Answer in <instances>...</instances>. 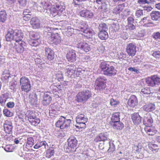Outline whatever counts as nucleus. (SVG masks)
<instances>
[{
	"mask_svg": "<svg viewBox=\"0 0 160 160\" xmlns=\"http://www.w3.org/2000/svg\"><path fill=\"white\" fill-rule=\"evenodd\" d=\"M77 30L82 32L83 35L88 39L92 38L95 34L94 30L84 22L79 24Z\"/></svg>",
	"mask_w": 160,
	"mask_h": 160,
	"instance_id": "f257e3e1",
	"label": "nucleus"
},
{
	"mask_svg": "<svg viewBox=\"0 0 160 160\" xmlns=\"http://www.w3.org/2000/svg\"><path fill=\"white\" fill-rule=\"evenodd\" d=\"M91 91L86 90L79 92L76 95L75 100L78 102H83L87 101L92 97Z\"/></svg>",
	"mask_w": 160,
	"mask_h": 160,
	"instance_id": "f03ea898",
	"label": "nucleus"
},
{
	"mask_svg": "<svg viewBox=\"0 0 160 160\" xmlns=\"http://www.w3.org/2000/svg\"><path fill=\"white\" fill-rule=\"evenodd\" d=\"M20 83L22 91L28 92L30 90L31 85L28 78L25 76L22 77L20 79Z\"/></svg>",
	"mask_w": 160,
	"mask_h": 160,
	"instance_id": "7ed1b4c3",
	"label": "nucleus"
},
{
	"mask_svg": "<svg viewBox=\"0 0 160 160\" xmlns=\"http://www.w3.org/2000/svg\"><path fill=\"white\" fill-rule=\"evenodd\" d=\"M71 120L70 119H66L63 117L60 118L55 124L57 127L60 128L61 129L67 128L70 126Z\"/></svg>",
	"mask_w": 160,
	"mask_h": 160,
	"instance_id": "20e7f679",
	"label": "nucleus"
},
{
	"mask_svg": "<svg viewBox=\"0 0 160 160\" xmlns=\"http://www.w3.org/2000/svg\"><path fill=\"white\" fill-rule=\"evenodd\" d=\"M68 152H73L76 151L77 148L78 141L74 137H70L68 140Z\"/></svg>",
	"mask_w": 160,
	"mask_h": 160,
	"instance_id": "39448f33",
	"label": "nucleus"
},
{
	"mask_svg": "<svg viewBox=\"0 0 160 160\" xmlns=\"http://www.w3.org/2000/svg\"><path fill=\"white\" fill-rule=\"evenodd\" d=\"M47 34L48 36V37L49 43L51 44L54 43L57 45L61 42V38L58 33H53L48 32Z\"/></svg>",
	"mask_w": 160,
	"mask_h": 160,
	"instance_id": "423d86ee",
	"label": "nucleus"
},
{
	"mask_svg": "<svg viewBox=\"0 0 160 160\" xmlns=\"http://www.w3.org/2000/svg\"><path fill=\"white\" fill-rule=\"evenodd\" d=\"M146 82L148 86L153 87L160 84V78L156 75H152L146 78Z\"/></svg>",
	"mask_w": 160,
	"mask_h": 160,
	"instance_id": "0eeeda50",
	"label": "nucleus"
},
{
	"mask_svg": "<svg viewBox=\"0 0 160 160\" xmlns=\"http://www.w3.org/2000/svg\"><path fill=\"white\" fill-rule=\"evenodd\" d=\"M107 81L106 79L100 77L97 78L95 81V89L99 91L104 90L106 87Z\"/></svg>",
	"mask_w": 160,
	"mask_h": 160,
	"instance_id": "6e6552de",
	"label": "nucleus"
},
{
	"mask_svg": "<svg viewBox=\"0 0 160 160\" xmlns=\"http://www.w3.org/2000/svg\"><path fill=\"white\" fill-rule=\"evenodd\" d=\"M88 118L84 114H80L78 115L76 118V122L77 124H82V126H80L77 127L79 128H85L86 126L85 123L88 122Z\"/></svg>",
	"mask_w": 160,
	"mask_h": 160,
	"instance_id": "1a4fd4ad",
	"label": "nucleus"
},
{
	"mask_svg": "<svg viewBox=\"0 0 160 160\" xmlns=\"http://www.w3.org/2000/svg\"><path fill=\"white\" fill-rule=\"evenodd\" d=\"M126 52L129 56L133 57L137 52L136 46L135 43L131 42L127 44L126 46Z\"/></svg>",
	"mask_w": 160,
	"mask_h": 160,
	"instance_id": "9d476101",
	"label": "nucleus"
},
{
	"mask_svg": "<svg viewBox=\"0 0 160 160\" xmlns=\"http://www.w3.org/2000/svg\"><path fill=\"white\" fill-rule=\"evenodd\" d=\"M26 47V44L24 41L15 42L13 46L14 48L18 53L23 52Z\"/></svg>",
	"mask_w": 160,
	"mask_h": 160,
	"instance_id": "9b49d317",
	"label": "nucleus"
},
{
	"mask_svg": "<svg viewBox=\"0 0 160 160\" xmlns=\"http://www.w3.org/2000/svg\"><path fill=\"white\" fill-rule=\"evenodd\" d=\"M140 22L143 24V26L146 27L154 26L155 24L151 20L149 17H144L141 19Z\"/></svg>",
	"mask_w": 160,
	"mask_h": 160,
	"instance_id": "f8f14e48",
	"label": "nucleus"
},
{
	"mask_svg": "<svg viewBox=\"0 0 160 160\" xmlns=\"http://www.w3.org/2000/svg\"><path fill=\"white\" fill-rule=\"evenodd\" d=\"M79 13L81 17L87 19L92 18L94 15L92 11L86 9L80 11Z\"/></svg>",
	"mask_w": 160,
	"mask_h": 160,
	"instance_id": "ddd939ff",
	"label": "nucleus"
},
{
	"mask_svg": "<svg viewBox=\"0 0 160 160\" xmlns=\"http://www.w3.org/2000/svg\"><path fill=\"white\" fill-rule=\"evenodd\" d=\"M117 72V71L115 67L110 64L103 74L107 76H112L116 75Z\"/></svg>",
	"mask_w": 160,
	"mask_h": 160,
	"instance_id": "4468645a",
	"label": "nucleus"
},
{
	"mask_svg": "<svg viewBox=\"0 0 160 160\" xmlns=\"http://www.w3.org/2000/svg\"><path fill=\"white\" fill-rule=\"evenodd\" d=\"M138 103L137 97L135 95H132L128 100L127 105L129 107L133 108L138 105Z\"/></svg>",
	"mask_w": 160,
	"mask_h": 160,
	"instance_id": "2eb2a0df",
	"label": "nucleus"
},
{
	"mask_svg": "<svg viewBox=\"0 0 160 160\" xmlns=\"http://www.w3.org/2000/svg\"><path fill=\"white\" fill-rule=\"evenodd\" d=\"M23 37V33L21 30H16L14 31V40L15 42L22 41Z\"/></svg>",
	"mask_w": 160,
	"mask_h": 160,
	"instance_id": "dca6fc26",
	"label": "nucleus"
},
{
	"mask_svg": "<svg viewBox=\"0 0 160 160\" xmlns=\"http://www.w3.org/2000/svg\"><path fill=\"white\" fill-rule=\"evenodd\" d=\"M30 23L33 29H38L40 28L41 24L40 21L36 17L32 18L30 20Z\"/></svg>",
	"mask_w": 160,
	"mask_h": 160,
	"instance_id": "f3484780",
	"label": "nucleus"
},
{
	"mask_svg": "<svg viewBox=\"0 0 160 160\" xmlns=\"http://www.w3.org/2000/svg\"><path fill=\"white\" fill-rule=\"evenodd\" d=\"M75 51L72 50L68 52L66 54V58L68 61L73 62L76 60V54Z\"/></svg>",
	"mask_w": 160,
	"mask_h": 160,
	"instance_id": "a211bd4d",
	"label": "nucleus"
},
{
	"mask_svg": "<svg viewBox=\"0 0 160 160\" xmlns=\"http://www.w3.org/2000/svg\"><path fill=\"white\" fill-rule=\"evenodd\" d=\"M131 118L133 123L136 125L140 124L142 120V118L137 112L133 113L131 115Z\"/></svg>",
	"mask_w": 160,
	"mask_h": 160,
	"instance_id": "6ab92c4d",
	"label": "nucleus"
},
{
	"mask_svg": "<svg viewBox=\"0 0 160 160\" xmlns=\"http://www.w3.org/2000/svg\"><path fill=\"white\" fill-rule=\"evenodd\" d=\"M143 148L140 143L138 144L137 145H134L132 147V152L133 153L138 154H142Z\"/></svg>",
	"mask_w": 160,
	"mask_h": 160,
	"instance_id": "aec40b11",
	"label": "nucleus"
},
{
	"mask_svg": "<svg viewBox=\"0 0 160 160\" xmlns=\"http://www.w3.org/2000/svg\"><path fill=\"white\" fill-rule=\"evenodd\" d=\"M4 128L5 132L9 134L12 132L13 127L12 123L10 120H7L4 124Z\"/></svg>",
	"mask_w": 160,
	"mask_h": 160,
	"instance_id": "412c9836",
	"label": "nucleus"
},
{
	"mask_svg": "<svg viewBox=\"0 0 160 160\" xmlns=\"http://www.w3.org/2000/svg\"><path fill=\"white\" fill-rule=\"evenodd\" d=\"M45 55L49 61L52 60L54 58V53L51 48H45Z\"/></svg>",
	"mask_w": 160,
	"mask_h": 160,
	"instance_id": "4be33fe9",
	"label": "nucleus"
},
{
	"mask_svg": "<svg viewBox=\"0 0 160 160\" xmlns=\"http://www.w3.org/2000/svg\"><path fill=\"white\" fill-rule=\"evenodd\" d=\"M110 64H111V62L107 61H103L100 62L99 66V68L101 72H102L103 74Z\"/></svg>",
	"mask_w": 160,
	"mask_h": 160,
	"instance_id": "5701e85b",
	"label": "nucleus"
},
{
	"mask_svg": "<svg viewBox=\"0 0 160 160\" xmlns=\"http://www.w3.org/2000/svg\"><path fill=\"white\" fill-rule=\"evenodd\" d=\"M42 103L44 106L49 105L51 102L52 98L51 96L47 93H45L43 96Z\"/></svg>",
	"mask_w": 160,
	"mask_h": 160,
	"instance_id": "b1692460",
	"label": "nucleus"
},
{
	"mask_svg": "<svg viewBox=\"0 0 160 160\" xmlns=\"http://www.w3.org/2000/svg\"><path fill=\"white\" fill-rule=\"evenodd\" d=\"M150 16L152 20L156 22L160 21V12L153 11L150 13Z\"/></svg>",
	"mask_w": 160,
	"mask_h": 160,
	"instance_id": "393cba45",
	"label": "nucleus"
},
{
	"mask_svg": "<svg viewBox=\"0 0 160 160\" xmlns=\"http://www.w3.org/2000/svg\"><path fill=\"white\" fill-rule=\"evenodd\" d=\"M82 72H84V71H83L82 68H76V69L74 71L71 78H76L78 77H81V76H83Z\"/></svg>",
	"mask_w": 160,
	"mask_h": 160,
	"instance_id": "a878e982",
	"label": "nucleus"
},
{
	"mask_svg": "<svg viewBox=\"0 0 160 160\" xmlns=\"http://www.w3.org/2000/svg\"><path fill=\"white\" fill-rule=\"evenodd\" d=\"M14 31L12 29H9L5 36V38L7 41L10 42L14 40Z\"/></svg>",
	"mask_w": 160,
	"mask_h": 160,
	"instance_id": "bb28decb",
	"label": "nucleus"
},
{
	"mask_svg": "<svg viewBox=\"0 0 160 160\" xmlns=\"http://www.w3.org/2000/svg\"><path fill=\"white\" fill-rule=\"evenodd\" d=\"M143 124L146 125V127H148L151 125L153 121L151 117L146 114L143 117Z\"/></svg>",
	"mask_w": 160,
	"mask_h": 160,
	"instance_id": "cd10ccee",
	"label": "nucleus"
},
{
	"mask_svg": "<svg viewBox=\"0 0 160 160\" xmlns=\"http://www.w3.org/2000/svg\"><path fill=\"white\" fill-rule=\"evenodd\" d=\"M144 130L147 134L150 136L154 135L157 132V131L154 128L150 127V126L145 127Z\"/></svg>",
	"mask_w": 160,
	"mask_h": 160,
	"instance_id": "c85d7f7f",
	"label": "nucleus"
},
{
	"mask_svg": "<svg viewBox=\"0 0 160 160\" xmlns=\"http://www.w3.org/2000/svg\"><path fill=\"white\" fill-rule=\"evenodd\" d=\"M78 48L86 52H89L91 49L90 46L86 42L79 43Z\"/></svg>",
	"mask_w": 160,
	"mask_h": 160,
	"instance_id": "c756f323",
	"label": "nucleus"
},
{
	"mask_svg": "<svg viewBox=\"0 0 160 160\" xmlns=\"http://www.w3.org/2000/svg\"><path fill=\"white\" fill-rule=\"evenodd\" d=\"M76 69L75 66L73 65L69 66L68 68H66V73L67 75L70 78H72V76L73 74V72Z\"/></svg>",
	"mask_w": 160,
	"mask_h": 160,
	"instance_id": "7c9ffc66",
	"label": "nucleus"
},
{
	"mask_svg": "<svg viewBox=\"0 0 160 160\" xmlns=\"http://www.w3.org/2000/svg\"><path fill=\"white\" fill-rule=\"evenodd\" d=\"M143 109L147 112H151L155 109V105L150 103L146 104L143 107Z\"/></svg>",
	"mask_w": 160,
	"mask_h": 160,
	"instance_id": "2f4dec72",
	"label": "nucleus"
},
{
	"mask_svg": "<svg viewBox=\"0 0 160 160\" xmlns=\"http://www.w3.org/2000/svg\"><path fill=\"white\" fill-rule=\"evenodd\" d=\"M10 75L8 70H6L4 72L1 79L5 83L8 82V79L10 78Z\"/></svg>",
	"mask_w": 160,
	"mask_h": 160,
	"instance_id": "473e14b6",
	"label": "nucleus"
},
{
	"mask_svg": "<svg viewBox=\"0 0 160 160\" xmlns=\"http://www.w3.org/2000/svg\"><path fill=\"white\" fill-rule=\"evenodd\" d=\"M48 146V145L46 141H42L37 142L34 146L33 148L35 149H38L42 147L45 149H46Z\"/></svg>",
	"mask_w": 160,
	"mask_h": 160,
	"instance_id": "72a5a7b5",
	"label": "nucleus"
},
{
	"mask_svg": "<svg viewBox=\"0 0 160 160\" xmlns=\"http://www.w3.org/2000/svg\"><path fill=\"white\" fill-rule=\"evenodd\" d=\"M55 153L54 150L52 147H49L46 152V157L47 158H50L53 156Z\"/></svg>",
	"mask_w": 160,
	"mask_h": 160,
	"instance_id": "f704fd0d",
	"label": "nucleus"
},
{
	"mask_svg": "<svg viewBox=\"0 0 160 160\" xmlns=\"http://www.w3.org/2000/svg\"><path fill=\"white\" fill-rule=\"evenodd\" d=\"M124 8L125 5L123 4L118 5L114 9V13L116 14H120L124 10Z\"/></svg>",
	"mask_w": 160,
	"mask_h": 160,
	"instance_id": "c9c22d12",
	"label": "nucleus"
},
{
	"mask_svg": "<svg viewBox=\"0 0 160 160\" xmlns=\"http://www.w3.org/2000/svg\"><path fill=\"white\" fill-rule=\"evenodd\" d=\"M120 113L116 112L113 113L111 118V121L114 123L120 121Z\"/></svg>",
	"mask_w": 160,
	"mask_h": 160,
	"instance_id": "e433bc0d",
	"label": "nucleus"
},
{
	"mask_svg": "<svg viewBox=\"0 0 160 160\" xmlns=\"http://www.w3.org/2000/svg\"><path fill=\"white\" fill-rule=\"evenodd\" d=\"M34 140L32 137H28L26 145V148H29L32 147L34 144Z\"/></svg>",
	"mask_w": 160,
	"mask_h": 160,
	"instance_id": "4c0bfd02",
	"label": "nucleus"
},
{
	"mask_svg": "<svg viewBox=\"0 0 160 160\" xmlns=\"http://www.w3.org/2000/svg\"><path fill=\"white\" fill-rule=\"evenodd\" d=\"M98 37L102 40H106L108 38V34L106 31L99 32L98 33Z\"/></svg>",
	"mask_w": 160,
	"mask_h": 160,
	"instance_id": "58836bf2",
	"label": "nucleus"
},
{
	"mask_svg": "<svg viewBox=\"0 0 160 160\" xmlns=\"http://www.w3.org/2000/svg\"><path fill=\"white\" fill-rule=\"evenodd\" d=\"M27 118L29 121L37 117L35 112L32 111H28L26 113Z\"/></svg>",
	"mask_w": 160,
	"mask_h": 160,
	"instance_id": "ea45409f",
	"label": "nucleus"
},
{
	"mask_svg": "<svg viewBox=\"0 0 160 160\" xmlns=\"http://www.w3.org/2000/svg\"><path fill=\"white\" fill-rule=\"evenodd\" d=\"M7 19V14L4 10L0 12V21L2 22H4Z\"/></svg>",
	"mask_w": 160,
	"mask_h": 160,
	"instance_id": "a19ab883",
	"label": "nucleus"
},
{
	"mask_svg": "<svg viewBox=\"0 0 160 160\" xmlns=\"http://www.w3.org/2000/svg\"><path fill=\"white\" fill-rule=\"evenodd\" d=\"M113 128L116 129L121 130L123 128V124L120 121L115 122L113 125Z\"/></svg>",
	"mask_w": 160,
	"mask_h": 160,
	"instance_id": "79ce46f5",
	"label": "nucleus"
},
{
	"mask_svg": "<svg viewBox=\"0 0 160 160\" xmlns=\"http://www.w3.org/2000/svg\"><path fill=\"white\" fill-rule=\"evenodd\" d=\"M38 38L30 39L28 40V43L32 46L36 47L38 45L39 43L38 41Z\"/></svg>",
	"mask_w": 160,
	"mask_h": 160,
	"instance_id": "37998d69",
	"label": "nucleus"
},
{
	"mask_svg": "<svg viewBox=\"0 0 160 160\" xmlns=\"http://www.w3.org/2000/svg\"><path fill=\"white\" fill-rule=\"evenodd\" d=\"M148 146L149 149L152 151L157 152L159 148V147L157 145L154 143H149Z\"/></svg>",
	"mask_w": 160,
	"mask_h": 160,
	"instance_id": "c03bdc74",
	"label": "nucleus"
},
{
	"mask_svg": "<svg viewBox=\"0 0 160 160\" xmlns=\"http://www.w3.org/2000/svg\"><path fill=\"white\" fill-rule=\"evenodd\" d=\"M108 144L109 147L108 151V152H110V153H112L115 150V146L113 143L111 141H109L108 142Z\"/></svg>",
	"mask_w": 160,
	"mask_h": 160,
	"instance_id": "a18cd8bd",
	"label": "nucleus"
},
{
	"mask_svg": "<svg viewBox=\"0 0 160 160\" xmlns=\"http://www.w3.org/2000/svg\"><path fill=\"white\" fill-rule=\"evenodd\" d=\"M141 93L145 95H148L151 93L150 88L149 87H145L142 89Z\"/></svg>",
	"mask_w": 160,
	"mask_h": 160,
	"instance_id": "49530a36",
	"label": "nucleus"
},
{
	"mask_svg": "<svg viewBox=\"0 0 160 160\" xmlns=\"http://www.w3.org/2000/svg\"><path fill=\"white\" fill-rule=\"evenodd\" d=\"M6 96L5 94H2L0 96V104L1 106H4L7 100Z\"/></svg>",
	"mask_w": 160,
	"mask_h": 160,
	"instance_id": "de8ad7c7",
	"label": "nucleus"
},
{
	"mask_svg": "<svg viewBox=\"0 0 160 160\" xmlns=\"http://www.w3.org/2000/svg\"><path fill=\"white\" fill-rule=\"evenodd\" d=\"M102 141H103L104 142L105 141H109L108 140L109 139L108 138V135L106 133H101L99 134ZM103 144H104V142L103 143Z\"/></svg>",
	"mask_w": 160,
	"mask_h": 160,
	"instance_id": "09e8293b",
	"label": "nucleus"
},
{
	"mask_svg": "<svg viewBox=\"0 0 160 160\" xmlns=\"http://www.w3.org/2000/svg\"><path fill=\"white\" fill-rule=\"evenodd\" d=\"M56 6L58 13L59 12H62L65 10V7L64 5H62L60 3L56 4Z\"/></svg>",
	"mask_w": 160,
	"mask_h": 160,
	"instance_id": "8fccbe9b",
	"label": "nucleus"
},
{
	"mask_svg": "<svg viewBox=\"0 0 160 160\" xmlns=\"http://www.w3.org/2000/svg\"><path fill=\"white\" fill-rule=\"evenodd\" d=\"M96 2L98 4L102 5L100 6H99V7L101 9H102L103 6H106L108 1L107 0H96Z\"/></svg>",
	"mask_w": 160,
	"mask_h": 160,
	"instance_id": "3c124183",
	"label": "nucleus"
},
{
	"mask_svg": "<svg viewBox=\"0 0 160 160\" xmlns=\"http://www.w3.org/2000/svg\"><path fill=\"white\" fill-rule=\"evenodd\" d=\"M29 122L32 125L34 126H37L40 122V120L39 118L36 117Z\"/></svg>",
	"mask_w": 160,
	"mask_h": 160,
	"instance_id": "603ef678",
	"label": "nucleus"
},
{
	"mask_svg": "<svg viewBox=\"0 0 160 160\" xmlns=\"http://www.w3.org/2000/svg\"><path fill=\"white\" fill-rule=\"evenodd\" d=\"M98 29L99 32L106 31L108 29V28L107 25L105 23H102L100 24L98 26Z\"/></svg>",
	"mask_w": 160,
	"mask_h": 160,
	"instance_id": "864d4df0",
	"label": "nucleus"
},
{
	"mask_svg": "<svg viewBox=\"0 0 160 160\" xmlns=\"http://www.w3.org/2000/svg\"><path fill=\"white\" fill-rule=\"evenodd\" d=\"M18 117L22 122H25L27 120L26 113L25 114L24 112H20L18 115Z\"/></svg>",
	"mask_w": 160,
	"mask_h": 160,
	"instance_id": "5fc2aeb1",
	"label": "nucleus"
},
{
	"mask_svg": "<svg viewBox=\"0 0 160 160\" xmlns=\"http://www.w3.org/2000/svg\"><path fill=\"white\" fill-rule=\"evenodd\" d=\"M3 112L4 115L7 117H11L13 115V113L7 108L3 110Z\"/></svg>",
	"mask_w": 160,
	"mask_h": 160,
	"instance_id": "6e6d98bb",
	"label": "nucleus"
},
{
	"mask_svg": "<svg viewBox=\"0 0 160 160\" xmlns=\"http://www.w3.org/2000/svg\"><path fill=\"white\" fill-rule=\"evenodd\" d=\"M119 103L120 102L119 101H117L113 98L110 99V104L112 106L116 107Z\"/></svg>",
	"mask_w": 160,
	"mask_h": 160,
	"instance_id": "4d7b16f0",
	"label": "nucleus"
},
{
	"mask_svg": "<svg viewBox=\"0 0 160 160\" xmlns=\"http://www.w3.org/2000/svg\"><path fill=\"white\" fill-rule=\"evenodd\" d=\"M52 5L49 2H45L43 5V8L44 10L49 11Z\"/></svg>",
	"mask_w": 160,
	"mask_h": 160,
	"instance_id": "13d9d810",
	"label": "nucleus"
},
{
	"mask_svg": "<svg viewBox=\"0 0 160 160\" xmlns=\"http://www.w3.org/2000/svg\"><path fill=\"white\" fill-rule=\"evenodd\" d=\"M152 56L157 59H160V51H153L152 53Z\"/></svg>",
	"mask_w": 160,
	"mask_h": 160,
	"instance_id": "bf43d9fd",
	"label": "nucleus"
},
{
	"mask_svg": "<svg viewBox=\"0 0 160 160\" xmlns=\"http://www.w3.org/2000/svg\"><path fill=\"white\" fill-rule=\"evenodd\" d=\"M56 78L58 81H62L63 80V76L62 75V73L61 72H58L56 74Z\"/></svg>",
	"mask_w": 160,
	"mask_h": 160,
	"instance_id": "052dcab7",
	"label": "nucleus"
},
{
	"mask_svg": "<svg viewBox=\"0 0 160 160\" xmlns=\"http://www.w3.org/2000/svg\"><path fill=\"white\" fill-rule=\"evenodd\" d=\"M56 83H53L50 87L51 89L53 92H57L59 90L58 88L57 87L58 85H56Z\"/></svg>",
	"mask_w": 160,
	"mask_h": 160,
	"instance_id": "680f3d73",
	"label": "nucleus"
},
{
	"mask_svg": "<svg viewBox=\"0 0 160 160\" xmlns=\"http://www.w3.org/2000/svg\"><path fill=\"white\" fill-rule=\"evenodd\" d=\"M135 15L138 18L142 16L143 15V10L142 9L137 10L136 12Z\"/></svg>",
	"mask_w": 160,
	"mask_h": 160,
	"instance_id": "e2e57ef3",
	"label": "nucleus"
},
{
	"mask_svg": "<svg viewBox=\"0 0 160 160\" xmlns=\"http://www.w3.org/2000/svg\"><path fill=\"white\" fill-rule=\"evenodd\" d=\"M49 12L51 13H56L58 14V11L56 9V6H51L50 9L49 11Z\"/></svg>",
	"mask_w": 160,
	"mask_h": 160,
	"instance_id": "0e129e2a",
	"label": "nucleus"
},
{
	"mask_svg": "<svg viewBox=\"0 0 160 160\" xmlns=\"http://www.w3.org/2000/svg\"><path fill=\"white\" fill-rule=\"evenodd\" d=\"M24 16L23 17V19L26 21L29 20L31 18V15L28 13H24Z\"/></svg>",
	"mask_w": 160,
	"mask_h": 160,
	"instance_id": "69168bd1",
	"label": "nucleus"
},
{
	"mask_svg": "<svg viewBox=\"0 0 160 160\" xmlns=\"http://www.w3.org/2000/svg\"><path fill=\"white\" fill-rule=\"evenodd\" d=\"M152 37L155 39H160V32H154L152 35Z\"/></svg>",
	"mask_w": 160,
	"mask_h": 160,
	"instance_id": "338daca9",
	"label": "nucleus"
},
{
	"mask_svg": "<svg viewBox=\"0 0 160 160\" xmlns=\"http://www.w3.org/2000/svg\"><path fill=\"white\" fill-rule=\"evenodd\" d=\"M133 16H131L128 18V24H131L134 23V19Z\"/></svg>",
	"mask_w": 160,
	"mask_h": 160,
	"instance_id": "774afa93",
	"label": "nucleus"
}]
</instances>
